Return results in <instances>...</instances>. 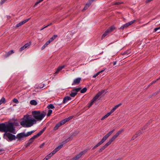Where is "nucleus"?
<instances>
[{
    "label": "nucleus",
    "instance_id": "f257e3e1",
    "mask_svg": "<svg viewBox=\"0 0 160 160\" xmlns=\"http://www.w3.org/2000/svg\"><path fill=\"white\" fill-rule=\"evenodd\" d=\"M0 131L5 132L3 138L8 141L11 142L16 140V136L13 134H16L17 132L13 123L10 122L7 124L3 123L0 124Z\"/></svg>",
    "mask_w": 160,
    "mask_h": 160
},
{
    "label": "nucleus",
    "instance_id": "f03ea898",
    "mask_svg": "<svg viewBox=\"0 0 160 160\" xmlns=\"http://www.w3.org/2000/svg\"><path fill=\"white\" fill-rule=\"evenodd\" d=\"M36 124V120L28 115H24L20 122V125L24 128L30 127Z\"/></svg>",
    "mask_w": 160,
    "mask_h": 160
},
{
    "label": "nucleus",
    "instance_id": "7ed1b4c3",
    "mask_svg": "<svg viewBox=\"0 0 160 160\" xmlns=\"http://www.w3.org/2000/svg\"><path fill=\"white\" fill-rule=\"evenodd\" d=\"M34 119L36 120V123L37 121H40L42 120L46 115L44 112H41L40 111H34L32 112Z\"/></svg>",
    "mask_w": 160,
    "mask_h": 160
},
{
    "label": "nucleus",
    "instance_id": "20e7f679",
    "mask_svg": "<svg viewBox=\"0 0 160 160\" xmlns=\"http://www.w3.org/2000/svg\"><path fill=\"white\" fill-rule=\"evenodd\" d=\"M114 131V130H113L111 131L110 132H109L106 135L102 138V140L95 145V147H97L98 146L100 145H101L109 137V136L113 133Z\"/></svg>",
    "mask_w": 160,
    "mask_h": 160
},
{
    "label": "nucleus",
    "instance_id": "39448f33",
    "mask_svg": "<svg viewBox=\"0 0 160 160\" xmlns=\"http://www.w3.org/2000/svg\"><path fill=\"white\" fill-rule=\"evenodd\" d=\"M71 138H69L66 140L63 141L61 143V145L58 146L55 149L56 150V151H58L63 146L64 144L66 143L67 142L71 140Z\"/></svg>",
    "mask_w": 160,
    "mask_h": 160
},
{
    "label": "nucleus",
    "instance_id": "423d86ee",
    "mask_svg": "<svg viewBox=\"0 0 160 160\" xmlns=\"http://www.w3.org/2000/svg\"><path fill=\"white\" fill-rule=\"evenodd\" d=\"M136 20H133L132 21H131L122 26L120 28V29H126L127 27L130 26V25H132V24L134 23Z\"/></svg>",
    "mask_w": 160,
    "mask_h": 160
},
{
    "label": "nucleus",
    "instance_id": "0eeeda50",
    "mask_svg": "<svg viewBox=\"0 0 160 160\" xmlns=\"http://www.w3.org/2000/svg\"><path fill=\"white\" fill-rule=\"evenodd\" d=\"M81 89V88H79L73 89L71 93L70 94V96L72 97H74Z\"/></svg>",
    "mask_w": 160,
    "mask_h": 160
},
{
    "label": "nucleus",
    "instance_id": "6e6552de",
    "mask_svg": "<svg viewBox=\"0 0 160 160\" xmlns=\"http://www.w3.org/2000/svg\"><path fill=\"white\" fill-rule=\"evenodd\" d=\"M87 150H85L84 151L80 152L79 154L76 155L72 159V160H78L86 152Z\"/></svg>",
    "mask_w": 160,
    "mask_h": 160
},
{
    "label": "nucleus",
    "instance_id": "1a4fd4ad",
    "mask_svg": "<svg viewBox=\"0 0 160 160\" xmlns=\"http://www.w3.org/2000/svg\"><path fill=\"white\" fill-rule=\"evenodd\" d=\"M25 133L24 132L18 133L16 136V139L18 138V140H20L22 138L25 137Z\"/></svg>",
    "mask_w": 160,
    "mask_h": 160
},
{
    "label": "nucleus",
    "instance_id": "9d476101",
    "mask_svg": "<svg viewBox=\"0 0 160 160\" xmlns=\"http://www.w3.org/2000/svg\"><path fill=\"white\" fill-rule=\"evenodd\" d=\"M29 19L30 18H28V19H25L23 21H22V22H20L18 23L16 25L15 27H16V28H18L21 26L26 22H28L29 20Z\"/></svg>",
    "mask_w": 160,
    "mask_h": 160
},
{
    "label": "nucleus",
    "instance_id": "9b49d317",
    "mask_svg": "<svg viewBox=\"0 0 160 160\" xmlns=\"http://www.w3.org/2000/svg\"><path fill=\"white\" fill-rule=\"evenodd\" d=\"M112 31H106L102 34L101 39H103L105 37H108Z\"/></svg>",
    "mask_w": 160,
    "mask_h": 160
},
{
    "label": "nucleus",
    "instance_id": "f8f14e48",
    "mask_svg": "<svg viewBox=\"0 0 160 160\" xmlns=\"http://www.w3.org/2000/svg\"><path fill=\"white\" fill-rule=\"evenodd\" d=\"M81 80V78H78L75 79L72 83V85H74L79 84Z\"/></svg>",
    "mask_w": 160,
    "mask_h": 160
},
{
    "label": "nucleus",
    "instance_id": "ddd939ff",
    "mask_svg": "<svg viewBox=\"0 0 160 160\" xmlns=\"http://www.w3.org/2000/svg\"><path fill=\"white\" fill-rule=\"evenodd\" d=\"M14 51L13 50H12L8 52H6V53L3 55L4 58H7L11 55L12 54L14 53Z\"/></svg>",
    "mask_w": 160,
    "mask_h": 160
},
{
    "label": "nucleus",
    "instance_id": "4468645a",
    "mask_svg": "<svg viewBox=\"0 0 160 160\" xmlns=\"http://www.w3.org/2000/svg\"><path fill=\"white\" fill-rule=\"evenodd\" d=\"M119 134L117 132L115 135L113 136L111 139L109 140L108 142L111 144L112 142L119 135Z\"/></svg>",
    "mask_w": 160,
    "mask_h": 160
},
{
    "label": "nucleus",
    "instance_id": "2eb2a0df",
    "mask_svg": "<svg viewBox=\"0 0 160 160\" xmlns=\"http://www.w3.org/2000/svg\"><path fill=\"white\" fill-rule=\"evenodd\" d=\"M119 134L117 132L115 135L113 136L111 139L109 140L108 142L111 144L112 142L119 135Z\"/></svg>",
    "mask_w": 160,
    "mask_h": 160
},
{
    "label": "nucleus",
    "instance_id": "dca6fc26",
    "mask_svg": "<svg viewBox=\"0 0 160 160\" xmlns=\"http://www.w3.org/2000/svg\"><path fill=\"white\" fill-rule=\"evenodd\" d=\"M119 134L117 132L115 135L113 136L111 139L109 140L108 142L111 144L112 142L119 135Z\"/></svg>",
    "mask_w": 160,
    "mask_h": 160
},
{
    "label": "nucleus",
    "instance_id": "f3484780",
    "mask_svg": "<svg viewBox=\"0 0 160 160\" xmlns=\"http://www.w3.org/2000/svg\"><path fill=\"white\" fill-rule=\"evenodd\" d=\"M110 144L108 142L106 144L103 146H102L99 149V152H101L103 150L106 148H107Z\"/></svg>",
    "mask_w": 160,
    "mask_h": 160
},
{
    "label": "nucleus",
    "instance_id": "a211bd4d",
    "mask_svg": "<svg viewBox=\"0 0 160 160\" xmlns=\"http://www.w3.org/2000/svg\"><path fill=\"white\" fill-rule=\"evenodd\" d=\"M64 67V66H60L58 67L57 68L56 71L54 73L55 75H56L57 73H58L59 72L62 70Z\"/></svg>",
    "mask_w": 160,
    "mask_h": 160
},
{
    "label": "nucleus",
    "instance_id": "6ab92c4d",
    "mask_svg": "<svg viewBox=\"0 0 160 160\" xmlns=\"http://www.w3.org/2000/svg\"><path fill=\"white\" fill-rule=\"evenodd\" d=\"M122 104V103H120L116 106H115L114 107H113L112 110H111V112L112 113L115 110L117 109Z\"/></svg>",
    "mask_w": 160,
    "mask_h": 160
},
{
    "label": "nucleus",
    "instance_id": "aec40b11",
    "mask_svg": "<svg viewBox=\"0 0 160 160\" xmlns=\"http://www.w3.org/2000/svg\"><path fill=\"white\" fill-rule=\"evenodd\" d=\"M71 98L69 96L66 97L64 98L62 102L63 103H65L68 101L71 100Z\"/></svg>",
    "mask_w": 160,
    "mask_h": 160
},
{
    "label": "nucleus",
    "instance_id": "412c9836",
    "mask_svg": "<svg viewBox=\"0 0 160 160\" xmlns=\"http://www.w3.org/2000/svg\"><path fill=\"white\" fill-rule=\"evenodd\" d=\"M102 94L98 93L96 94V95L93 98V99L92 100L94 102L96 101L99 97L100 95Z\"/></svg>",
    "mask_w": 160,
    "mask_h": 160
},
{
    "label": "nucleus",
    "instance_id": "4be33fe9",
    "mask_svg": "<svg viewBox=\"0 0 160 160\" xmlns=\"http://www.w3.org/2000/svg\"><path fill=\"white\" fill-rule=\"evenodd\" d=\"M102 94L98 93L96 94V95L93 98V99L92 100L94 102L96 101L99 97L100 95Z\"/></svg>",
    "mask_w": 160,
    "mask_h": 160
},
{
    "label": "nucleus",
    "instance_id": "5701e85b",
    "mask_svg": "<svg viewBox=\"0 0 160 160\" xmlns=\"http://www.w3.org/2000/svg\"><path fill=\"white\" fill-rule=\"evenodd\" d=\"M102 94L98 93L96 94V95L93 98V99L92 100L94 102L96 101L99 97L100 95Z\"/></svg>",
    "mask_w": 160,
    "mask_h": 160
},
{
    "label": "nucleus",
    "instance_id": "b1692460",
    "mask_svg": "<svg viewBox=\"0 0 160 160\" xmlns=\"http://www.w3.org/2000/svg\"><path fill=\"white\" fill-rule=\"evenodd\" d=\"M38 137V136H37V134H36V135H34V136H33L29 140L30 142L29 143L28 145L31 143L33 142V140Z\"/></svg>",
    "mask_w": 160,
    "mask_h": 160
},
{
    "label": "nucleus",
    "instance_id": "393cba45",
    "mask_svg": "<svg viewBox=\"0 0 160 160\" xmlns=\"http://www.w3.org/2000/svg\"><path fill=\"white\" fill-rule=\"evenodd\" d=\"M112 113L110 111V112L107 113L106 114L103 116L102 118H101L102 120H103L105 118L108 117L109 115H110Z\"/></svg>",
    "mask_w": 160,
    "mask_h": 160
},
{
    "label": "nucleus",
    "instance_id": "a878e982",
    "mask_svg": "<svg viewBox=\"0 0 160 160\" xmlns=\"http://www.w3.org/2000/svg\"><path fill=\"white\" fill-rule=\"evenodd\" d=\"M62 125V124H61L60 122H59V123H58L54 127V130H57L58 128Z\"/></svg>",
    "mask_w": 160,
    "mask_h": 160
},
{
    "label": "nucleus",
    "instance_id": "bb28decb",
    "mask_svg": "<svg viewBox=\"0 0 160 160\" xmlns=\"http://www.w3.org/2000/svg\"><path fill=\"white\" fill-rule=\"evenodd\" d=\"M30 103L31 105H36L38 104L37 102L34 100H31L30 102Z\"/></svg>",
    "mask_w": 160,
    "mask_h": 160
},
{
    "label": "nucleus",
    "instance_id": "cd10ccee",
    "mask_svg": "<svg viewBox=\"0 0 160 160\" xmlns=\"http://www.w3.org/2000/svg\"><path fill=\"white\" fill-rule=\"evenodd\" d=\"M50 43V41H48L42 47V50L44 49Z\"/></svg>",
    "mask_w": 160,
    "mask_h": 160
},
{
    "label": "nucleus",
    "instance_id": "c85d7f7f",
    "mask_svg": "<svg viewBox=\"0 0 160 160\" xmlns=\"http://www.w3.org/2000/svg\"><path fill=\"white\" fill-rule=\"evenodd\" d=\"M90 6V3H87L85 5V6L84 7V8H83V10H82V11H84L85 10H86V9H87Z\"/></svg>",
    "mask_w": 160,
    "mask_h": 160
},
{
    "label": "nucleus",
    "instance_id": "c756f323",
    "mask_svg": "<svg viewBox=\"0 0 160 160\" xmlns=\"http://www.w3.org/2000/svg\"><path fill=\"white\" fill-rule=\"evenodd\" d=\"M34 132V131H32L30 132H27L26 133H25V137H27L28 136H29L31 135Z\"/></svg>",
    "mask_w": 160,
    "mask_h": 160
},
{
    "label": "nucleus",
    "instance_id": "7c9ffc66",
    "mask_svg": "<svg viewBox=\"0 0 160 160\" xmlns=\"http://www.w3.org/2000/svg\"><path fill=\"white\" fill-rule=\"evenodd\" d=\"M140 135V133L139 132H137L136 133V134L132 137V140H134L138 136Z\"/></svg>",
    "mask_w": 160,
    "mask_h": 160
},
{
    "label": "nucleus",
    "instance_id": "2f4dec72",
    "mask_svg": "<svg viewBox=\"0 0 160 160\" xmlns=\"http://www.w3.org/2000/svg\"><path fill=\"white\" fill-rule=\"evenodd\" d=\"M57 37V35H54L50 39L48 40V41H50V42H51L55 38H56Z\"/></svg>",
    "mask_w": 160,
    "mask_h": 160
},
{
    "label": "nucleus",
    "instance_id": "473e14b6",
    "mask_svg": "<svg viewBox=\"0 0 160 160\" xmlns=\"http://www.w3.org/2000/svg\"><path fill=\"white\" fill-rule=\"evenodd\" d=\"M105 70H102L100 71H99L97 73H96V74H94L93 76V78H95L97 76H98L100 73H102V72H103Z\"/></svg>",
    "mask_w": 160,
    "mask_h": 160
},
{
    "label": "nucleus",
    "instance_id": "72a5a7b5",
    "mask_svg": "<svg viewBox=\"0 0 160 160\" xmlns=\"http://www.w3.org/2000/svg\"><path fill=\"white\" fill-rule=\"evenodd\" d=\"M47 108L48 109H53L55 108V107L53 104H50L47 106Z\"/></svg>",
    "mask_w": 160,
    "mask_h": 160
},
{
    "label": "nucleus",
    "instance_id": "f704fd0d",
    "mask_svg": "<svg viewBox=\"0 0 160 160\" xmlns=\"http://www.w3.org/2000/svg\"><path fill=\"white\" fill-rule=\"evenodd\" d=\"M5 102V99L4 97H2L0 100V105L2 103H4Z\"/></svg>",
    "mask_w": 160,
    "mask_h": 160
},
{
    "label": "nucleus",
    "instance_id": "c9c22d12",
    "mask_svg": "<svg viewBox=\"0 0 160 160\" xmlns=\"http://www.w3.org/2000/svg\"><path fill=\"white\" fill-rule=\"evenodd\" d=\"M68 121H67V119H66V118H65V119L63 120H62L60 122L61 123V124H62V125L64 124H65V123H66Z\"/></svg>",
    "mask_w": 160,
    "mask_h": 160
},
{
    "label": "nucleus",
    "instance_id": "e433bc0d",
    "mask_svg": "<svg viewBox=\"0 0 160 160\" xmlns=\"http://www.w3.org/2000/svg\"><path fill=\"white\" fill-rule=\"evenodd\" d=\"M123 3V2H115L114 3H113V5H119Z\"/></svg>",
    "mask_w": 160,
    "mask_h": 160
},
{
    "label": "nucleus",
    "instance_id": "4c0bfd02",
    "mask_svg": "<svg viewBox=\"0 0 160 160\" xmlns=\"http://www.w3.org/2000/svg\"><path fill=\"white\" fill-rule=\"evenodd\" d=\"M80 90V92L81 93H84L87 91V88L85 87L82 89H81Z\"/></svg>",
    "mask_w": 160,
    "mask_h": 160
},
{
    "label": "nucleus",
    "instance_id": "58836bf2",
    "mask_svg": "<svg viewBox=\"0 0 160 160\" xmlns=\"http://www.w3.org/2000/svg\"><path fill=\"white\" fill-rule=\"evenodd\" d=\"M94 102L93 101L91 100V102L88 104V107L90 108Z\"/></svg>",
    "mask_w": 160,
    "mask_h": 160
},
{
    "label": "nucleus",
    "instance_id": "ea45409f",
    "mask_svg": "<svg viewBox=\"0 0 160 160\" xmlns=\"http://www.w3.org/2000/svg\"><path fill=\"white\" fill-rule=\"evenodd\" d=\"M52 110H51V109L49 110L48 111V113L47 114V116H50L51 115V113H52Z\"/></svg>",
    "mask_w": 160,
    "mask_h": 160
},
{
    "label": "nucleus",
    "instance_id": "a19ab883",
    "mask_svg": "<svg viewBox=\"0 0 160 160\" xmlns=\"http://www.w3.org/2000/svg\"><path fill=\"white\" fill-rule=\"evenodd\" d=\"M52 156V154L51 153H50L49 154H48V155H47L45 158H46L47 160H48Z\"/></svg>",
    "mask_w": 160,
    "mask_h": 160
},
{
    "label": "nucleus",
    "instance_id": "79ce46f5",
    "mask_svg": "<svg viewBox=\"0 0 160 160\" xmlns=\"http://www.w3.org/2000/svg\"><path fill=\"white\" fill-rule=\"evenodd\" d=\"M30 46V44L29 43H27L25 44L23 46L24 47L26 48Z\"/></svg>",
    "mask_w": 160,
    "mask_h": 160
},
{
    "label": "nucleus",
    "instance_id": "37998d69",
    "mask_svg": "<svg viewBox=\"0 0 160 160\" xmlns=\"http://www.w3.org/2000/svg\"><path fill=\"white\" fill-rule=\"evenodd\" d=\"M43 133V131H42V130L40 131L38 133H37V136H38V137L41 135L42 133Z\"/></svg>",
    "mask_w": 160,
    "mask_h": 160
},
{
    "label": "nucleus",
    "instance_id": "c03bdc74",
    "mask_svg": "<svg viewBox=\"0 0 160 160\" xmlns=\"http://www.w3.org/2000/svg\"><path fill=\"white\" fill-rule=\"evenodd\" d=\"M13 102H14L15 103H18V100L17 99L15 98H14L13 99Z\"/></svg>",
    "mask_w": 160,
    "mask_h": 160
},
{
    "label": "nucleus",
    "instance_id": "a18cd8bd",
    "mask_svg": "<svg viewBox=\"0 0 160 160\" xmlns=\"http://www.w3.org/2000/svg\"><path fill=\"white\" fill-rule=\"evenodd\" d=\"M26 48H25L24 46L22 47L19 49V51L21 52L22 51L24 50Z\"/></svg>",
    "mask_w": 160,
    "mask_h": 160
},
{
    "label": "nucleus",
    "instance_id": "49530a36",
    "mask_svg": "<svg viewBox=\"0 0 160 160\" xmlns=\"http://www.w3.org/2000/svg\"><path fill=\"white\" fill-rule=\"evenodd\" d=\"M116 29V28L114 26H112L110 27L109 30H113Z\"/></svg>",
    "mask_w": 160,
    "mask_h": 160
},
{
    "label": "nucleus",
    "instance_id": "de8ad7c7",
    "mask_svg": "<svg viewBox=\"0 0 160 160\" xmlns=\"http://www.w3.org/2000/svg\"><path fill=\"white\" fill-rule=\"evenodd\" d=\"M56 150L55 149L51 153H50L52 155L55 154L57 151H56Z\"/></svg>",
    "mask_w": 160,
    "mask_h": 160
},
{
    "label": "nucleus",
    "instance_id": "09e8293b",
    "mask_svg": "<svg viewBox=\"0 0 160 160\" xmlns=\"http://www.w3.org/2000/svg\"><path fill=\"white\" fill-rule=\"evenodd\" d=\"M95 0H89L88 2L87 3H90V5L91 3L94 1Z\"/></svg>",
    "mask_w": 160,
    "mask_h": 160
},
{
    "label": "nucleus",
    "instance_id": "8fccbe9b",
    "mask_svg": "<svg viewBox=\"0 0 160 160\" xmlns=\"http://www.w3.org/2000/svg\"><path fill=\"white\" fill-rule=\"evenodd\" d=\"M72 117H69L67 118H66L67 121H69L72 118Z\"/></svg>",
    "mask_w": 160,
    "mask_h": 160
},
{
    "label": "nucleus",
    "instance_id": "3c124183",
    "mask_svg": "<svg viewBox=\"0 0 160 160\" xmlns=\"http://www.w3.org/2000/svg\"><path fill=\"white\" fill-rule=\"evenodd\" d=\"M45 143L44 142L42 144H41L39 147V148H42L43 146L45 145Z\"/></svg>",
    "mask_w": 160,
    "mask_h": 160
},
{
    "label": "nucleus",
    "instance_id": "603ef678",
    "mask_svg": "<svg viewBox=\"0 0 160 160\" xmlns=\"http://www.w3.org/2000/svg\"><path fill=\"white\" fill-rule=\"evenodd\" d=\"M50 24H48V25H47L45 26L44 27H43V28H42L41 29V30H43V29L45 28H47V27H48V26H49Z\"/></svg>",
    "mask_w": 160,
    "mask_h": 160
},
{
    "label": "nucleus",
    "instance_id": "864d4df0",
    "mask_svg": "<svg viewBox=\"0 0 160 160\" xmlns=\"http://www.w3.org/2000/svg\"><path fill=\"white\" fill-rule=\"evenodd\" d=\"M159 79H157V80H155V81H153L151 84L150 85H149V87L153 83L157 81V80H158Z\"/></svg>",
    "mask_w": 160,
    "mask_h": 160
},
{
    "label": "nucleus",
    "instance_id": "5fc2aeb1",
    "mask_svg": "<svg viewBox=\"0 0 160 160\" xmlns=\"http://www.w3.org/2000/svg\"><path fill=\"white\" fill-rule=\"evenodd\" d=\"M159 79H157V80H155V81H153L151 84L150 85H149V87L153 83L157 81V80H158Z\"/></svg>",
    "mask_w": 160,
    "mask_h": 160
},
{
    "label": "nucleus",
    "instance_id": "6e6d98bb",
    "mask_svg": "<svg viewBox=\"0 0 160 160\" xmlns=\"http://www.w3.org/2000/svg\"><path fill=\"white\" fill-rule=\"evenodd\" d=\"M158 29H160V26L154 29V30H158Z\"/></svg>",
    "mask_w": 160,
    "mask_h": 160
},
{
    "label": "nucleus",
    "instance_id": "4d7b16f0",
    "mask_svg": "<svg viewBox=\"0 0 160 160\" xmlns=\"http://www.w3.org/2000/svg\"><path fill=\"white\" fill-rule=\"evenodd\" d=\"M123 131V130H120L118 131L117 132L120 134L122 131Z\"/></svg>",
    "mask_w": 160,
    "mask_h": 160
},
{
    "label": "nucleus",
    "instance_id": "13d9d810",
    "mask_svg": "<svg viewBox=\"0 0 160 160\" xmlns=\"http://www.w3.org/2000/svg\"><path fill=\"white\" fill-rule=\"evenodd\" d=\"M4 151V150L2 149H0V154H1L2 152Z\"/></svg>",
    "mask_w": 160,
    "mask_h": 160
},
{
    "label": "nucleus",
    "instance_id": "bf43d9fd",
    "mask_svg": "<svg viewBox=\"0 0 160 160\" xmlns=\"http://www.w3.org/2000/svg\"><path fill=\"white\" fill-rule=\"evenodd\" d=\"M46 128L45 127H44L43 128V129L42 130V131H43V132L46 130Z\"/></svg>",
    "mask_w": 160,
    "mask_h": 160
},
{
    "label": "nucleus",
    "instance_id": "052dcab7",
    "mask_svg": "<svg viewBox=\"0 0 160 160\" xmlns=\"http://www.w3.org/2000/svg\"><path fill=\"white\" fill-rule=\"evenodd\" d=\"M113 65L114 66L116 64L117 62H116V61H115V62H113Z\"/></svg>",
    "mask_w": 160,
    "mask_h": 160
},
{
    "label": "nucleus",
    "instance_id": "680f3d73",
    "mask_svg": "<svg viewBox=\"0 0 160 160\" xmlns=\"http://www.w3.org/2000/svg\"><path fill=\"white\" fill-rule=\"evenodd\" d=\"M7 0H2V3H4V2H6Z\"/></svg>",
    "mask_w": 160,
    "mask_h": 160
},
{
    "label": "nucleus",
    "instance_id": "e2e57ef3",
    "mask_svg": "<svg viewBox=\"0 0 160 160\" xmlns=\"http://www.w3.org/2000/svg\"><path fill=\"white\" fill-rule=\"evenodd\" d=\"M97 147H95V146L92 148V149L93 150L95 149Z\"/></svg>",
    "mask_w": 160,
    "mask_h": 160
},
{
    "label": "nucleus",
    "instance_id": "0e129e2a",
    "mask_svg": "<svg viewBox=\"0 0 160 160\" xmlns=\"http://www.w3.org/2000/svg\"><path fill=\"white\" fill-rule=\"evenodd\" d=\"M42 160H47L46 158H44Z\"/></svg>",
    "mask_w": 160,
    "mask_h": 160
},
{
    "label": "nucleus",
    "instance_id": "69168bd1",
    "mask_svg": "<svg viewBox=\"0 0 160 160\" xmlns=\"http://www.w3.org/2000/svg\"><path fill=\"white\" fill-rule=\"evenodd\" d=\"M117 160H120V159L119 158H118L117 159Z\"/></svg>",
    "mask_w": 160,
    "mask_h": 160
},
{
    "label": "nucleus",
    "instance_id": "338daca9",
    "mask_svg": "<svg viewBox=\"0 0 160 160\" xmlns=\"http://www.w3.org/2000/svg\"><path fill=\"white\" fill-rule=\"evenodd\" d=\"M158 92H157V93H156V94H157Z\"/></svg>",
    "mask_w": 160,
    "mask_h": 160
}]
</instances>
